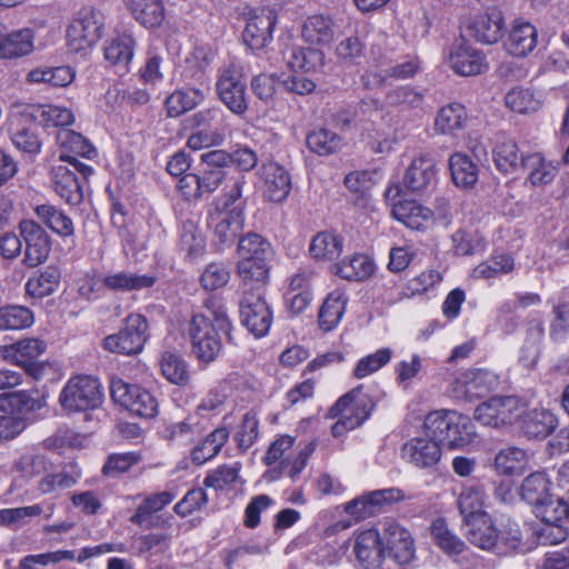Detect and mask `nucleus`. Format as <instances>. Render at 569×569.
I'll list each match as a JSON object with an SVG mask.
<instances>
[{
	"instance_id": "f257e3e1",
	"label": "nucleus",
	"mask_w": 569,
	"mask_h": 569,
	"mask_svg": "<svg viewBox=\"0 0 569 569\" xmlns=\"http://www.w3.org/2000/svg\"><path fill=\"white\" fill-rule=\"evenodd\" d=\"M423 435L438 441L439 447L463 448L476 437L473 422L456 411L430 412L423 421Z\"/></svg>"
},
{
	"instance_id": "f03ea898",
	"label": "nucleus",
	"mask_w": 569,
	"mask_h": 569,
	"mask_svg": "<svg viewBox=\"0 0 569 569\" xmlns=\"http://www.w3.org/2000/svg\"><path fill=\"white\" fill-rule=\"evenodd\" d=\"M375 406L372 397L365 393L362 387H357L340 397L328 413L330 418H339L331 428L332 435L340 437L345 431L362 425L369 418Z\"/></svg>"
},
{
	"instance_id": "7ed1b4c3",
	"label": "nucleus",
	"mask_w": 569,
	"mask_h": 569,
	"mask_svg": "<svg viewBox=\"0 0 569 569\" xmlns=\"http://www.w3.org/2000/svg\"><path fill=\"white\" fill-rule=\"evenodd\" d=\"M527 410V402L517 396H493L479 403L473 417L482 426L501 429L512 426Z\"/></svg>"
},
{
	"instance_id": "20e7f679",
	"label": "nucleus",
	"mask_w": 569,
	"mask_h": 569,
	"mask_svg": "<svg viewBox=\"0 0 569 569\" xmlns=\"http://www.w3.org/2000/svg\"><path fill=\"white\" fill-rule=\"evenodd\" d=\"M27 103L14 102L10 107L8 117V131L17 149L29 154L41 151L42 140L36 126L37 120L29 116Z\"/></svg>"
},
{
	"instance_id": "39448f33",
	"label": "nucleus",
	"mask_w": 569,
	"mask_h": 569,
	"mask_svg": "<svg viewBox=\"0 0 569 569\" xmlns=\"http://www.w3.org/2000/svg\"><path fill=\"white\" fill-rule=\"evenodd\" d=\"M104 27L103 14L94 9H83L67 29V44L70 51L86 53L101 38Z\"/></svg>"
},
{
	"instance_id": "423d86ee",
	"label": "nucleus",
	"mask_w": 569,
	"mask_h": 569,
	"mask_svg": "<svg viewBox=\"0 0 569 569\" xmlns=\"http://www.w3.org/2000/svg\"><path fill=\"white\" fill-rule=\"evenodd\" d=\"M59 401L69 412L94 409L102 402L100 385L89 376L72 377L63 387Z\"/></svg>"
},
{
	"instance_id": "0eeeda50",
	"label": "nucleus",
	"mask_w": 569,
	"mask_h": 569,
	"mask_svg": "<svg viewBox=\"0 0 569 569\" xmlns=\"http://www.w3.org/2000/svg\"><path fill=\"white\" fill-rule=\"evenodd\" d=\"M188 333L191 341V351L194 357L204 363L214 361L222 351L220 330L203 315L192 317Z\"/></svg>"
},
{
	"instance_id": "6e6552de",
	"label": "nucleus",
	"mask_w": 569,
	"mask_h": 569,
	"mask_svg": "<svg viewBox=\"0 0 569 569\" xmlns=\"http://www.w3.org/2000/svg\"><path fill=\"white\" fill-rule=\"evenodd\" d=\"M148 322L142 315L133 313L126 318L123 328L116 335L104 338L103 347L126 356L138 355L142 351L148 339Z\"/></svg>"
},
{
	"instance_id": "1a4fd4ad",
	"label": "nucleus",
	"mask_w": 569,
	"mask_h": 569,
	"mask_svg": "<svg viewBox=\"0 0 569 569\" xmlns=\"http://www.w3.org/2000/svg\"><path fill=\"white\" fill-rule=\"evenodd\" d=\"M217 92L232 113L241 116L247 111L246 83L241 67L237 63L230 62L219 70Z\"/></svg>"
},
{
	"instance_id": "9d476101",
	"label": "nucleus",
	"mask_w": 569,
	"mask_h": 569,
	"mask_svg": "<svg viewBox=\"0 0 569 569\" xmlns=\"http://www.w3.org/2000/svg\"><path fill=\"white\" fill-rule=\"evenodd\" d=\"M47 350V343L38 338H28L14 343L0 346V358L24 369V371L39 379L44 370L43 363L38 359Z\"/></svg>"
},
{
	"instance_id": "9b49d317",
	"label": "nucleus",
	"mask_w": 569,
	"mask_h": 569,
	"mask_svg": "<svg viewBox=\"0 0 569 569\" xmlns=\"http://www.w3.org/2000/svg\"><path fill=\"white\" fill-rule=\"evenodd\" d=\"M240 321L256 338L268 335L272 325V312L260 292L253 289L243 292L240 300Z\"/></svg>"
},
{
	"instance_id": "f8f14e48",
	"label": "nucleus",
	"mask_w": 569,
	"mask_h": 569,
	"mask_svg": "<svg viewBox=\"0 0 569 569\" xmlns=\"http://www.w3.org/2000/svg\"><path fill=\"white\" fill-rule=\"evenodd\" d=\"M110 389L113 401L131 415L141 418H153L156 416L158 402L148 390L136 385H128L120 379L112 380Z\"/></svg>"
},
{
	"instance_id": "ddd939ff",
	"label": "nucleus",
	"mask_w": 569,
	"mask_h": 569,
	"mask_svg": "<svg viewBox=\"0 0 569 569\" xmlns=\"http://www.w3.org/2000/svg\"><path fill=\"white\" fill-rule=\"evenodd\" d=\"M56 139L60 149L59 159L71 164L83 178L91 176L93 169L77 159V157L90 159L94 156L96 149L90 141L70 129H60Z\"/></svg>"
},
{
	"instance_id": "4468645a",
	"label": "nucleus",
	"mask_w": 569,
	"mask_h": 569,
	"mask_svg": "<svg viewBox=\"0 0 569 569\" xmlns=\"http://www.w3.org/2000/svg\"><path fill=\"white\" fill-rule=\"evenodd\" d=\"M278 14L272 8L261 7L249 11L242 32L243 42L253 51L266 48L272 40Z\"/></svg>"
},
{
	"instance_id": "2eb2a0df",
	"label": "nucleus",
	"mask_w": 569,
	"mask_h": 569,
	"mask_svg": "<svg viewBox=\"0 0 569 569\" xmlns=\"http://www.w3.org/2000/svg\"><path fill=\"white\" fill-rule=\"evenodd\" d=\"M499 377L487 369H469L459 375L451 385V393L457 399L472 400L496 389Z\"/></svg>"
},
{
	"instance_id": "dca6fc26",
	"label": "nucleus",
	"mask_w": 569,
	"mask_h": 569,
	"mask_svg": "<svg viewBox=\"0 0 569 569\" xmlns=\"http://www.w3.org/2000/svg\"><path fill=\"white\" fill-rule=\"evenodd\" d=\"M244 223L241 210H216L209 214L208 226L212 230V243L218 249L230 247L234 243Z\"/></svg>"
},
{
	"instance_id": "f3484780",
	"label": "nucleus",
	"mask_w": 569,
	"mask_h": 569,
	"mask_svg": "<svg viewBox=\"0 0 569 569\" xmlns=\"http://www.w3.org/2000/svg\"><path fill=\"white\" fill-rule=\"evenodd\" d=\"M18 229L26 243L23 261L29 267L44 262L51 250V241L41 224L31 219H23L19 222Z\"/></svg>"
},
{
	"instance_id": "a211bd4d",
	"label": "nucleus",
	"mask_w": 569,
	"mask_h": 569,
	"mask_svg": "<svg viewBox=\"0 0 569 569\" xmlns=\"http://www.w3.org/2000/svg\"><path fill=\"white\" fill-rule=\"evenodd\" d=\"M448 61L450 68L463 77L479 74L488 68L485 56L462 38L450 47Z\"/></svg>"
},
{
	"instance_id": "6ab92c4d",
	"label": "nucleus",
	"mask_w": 569,
	"mask_h": 569,
	"mask_svg": "<svg viewBox=\"0 0 569 569\" xmlns=\"http://www.w3.org/2000/svg\"><path fill=\"white\" fill-rule=\"evenodd\" d=\"M400 194V187L392 186L386 190V198L392 201L391 213L395 219L403 223L406 227L419 230L431 219L432 211L412 200H399L396 198Z\"/></svg>"
},
{
	"instance_id": "aec40b11",
	"label": "nucleus",
	"mask_w": 569,
	"mask_h": 569,
	"mask_svg": "<svg viewBox=\"0 0 569 569\" xmlns=\"http://www.w3.org/2000/svg\"><path fill=\"white\" fill-rule=\"evenodd\" d=\"M383 551L398 563L406 565L415 557V543L411 533L395 521L387 522L381 537Z\"/></svg>"
},
{
	"instance_id": "412c9836",
	"label": "nucleus",
	"mask_w": 569,
	"mask_h": 569,
	"mask_svg": "<svg viewBox=\"0 0 569 569\" xmlns=\"http://www.w3.org/2000/svg\"><path fill=\"white\" fill-rule=\"evenodd\" d=\"M402 457L406 461L420 469H431L441 459V448L433 438L416 437L402 446Z\"/></svg>"
},
{
	"instance_id": "4be33fe9",
	"label": "nucleus",
	"mask_w": 569,
	"mask_h": 569,
	"mask_svg": "<svg viewBox=\"0 0 569 569\" xmlns=\"http://www.w3.org/2000/svg\"><path fill=\"white\" fill-rule=\"evenodd\" d=\"M216 58V51L209 44H199L186 56L181 66V77L191 83L204 84L208 70Z\"/></svg>"
},
{
	"instance_id": "5701e85b",
	"label": "nucleus",
	"mask_w": 569,
	"mask_h": 569,
	"mask_svg": "<svg viewBox=\"0 0 569 569\" xmlns=\"http://www.w3.org/2000/svg\"><path fill=\"white\" fill-rule=\"evenodd\" d=\"M503 29L505 18L497 8H489L483 13L475 16L469 24L471 37L486 44L498 42L502 38Z\"/></svg>"
},
{
	"instance_id": "b1692460",
	"label": "nucleus",
	"mask_w": 569,
	"mask_h": 569,
	"mask_svg": "<svg viewBox=\"0 0 569 569\" xmlns=\"http://www.w3.org/2000/svg\"><path fill=\"white\" fill-rule=\"evenodd\" d=\"M260 176L263 180V196L271 202H282L291 190V179L287 170L277 162L261 166Z\"/></svg>"
},
{
	"instance_id": "393cba45",
	"label": "nucleus",
	"mask_w": 569,
	"mask_h": 569,
	"mask_svg": "<svg viewBox=\"0 0 569 569\" xmlns=\"http://www.w3.org/2000/svg\"><path fill=\"white\" fill-rule=\"evenodd\" d=\"M282 60L292 71H316L323 66L325 53L320 49L305 48L287 40L282 43Z\"/></svg>"
},
{
	"instance_id": "a878e982",
	"label": "nucleus",
	"mask_w": 569,
	"mask_h": 569,
	"mask_svg": "<svg viewBox=\"0 0 569 569\" xmlns=\"http://www.w3.org/2000/svg\"><path fill=\"white\" fill-rule=\"evenodd\" d=\"M353 552L363 569H378L383 559L382 541L379 532L369 529L355 538Z\"/></svg>"
},
{
	"instance_id": "bb28decb",
	"label": "nucleus",
	"mask_w": 569,
	"mask_h": 569,
	"mask_svg": "<svg viewBox=\"0 0 569 569\" xmlns=\"http://www.w3.org/2000/svg\"><path fill=\"white\" fill-rule=\"evenodd\" d=\"M538 31L533 24L515 20L505 40L506 50L515 57H526L537 47Z\"/></svg>"
},
{
	"instance_id": "cd10ccee",
	"label": "nucleus",
	"mask_w": 569,
	"mask_h": 569,
	"mask_svg": "<svg viewBox=\"0 0 569 569\" xmlns=\"http://www.w3.org/2000/svg\"><path fill=\"white\" fill-rule=\"evenodd\" d=\"M76 171L66 164H56L51 169L52 188L69 204H79L82 200V189Z\"/></svg>"
},
{
	"instance_id": "c85d7f7f",
	"label": "nucleus",
	"mask_w": 569,
	"mask_h": 569,
	"mask_svg": "<svg viewBox=\"0 0 569 569\" xmlns=\"http://www.w3.org/2000/svg\"><path fill=\"white\" fill-rule=\"evenodd\" d=\"M463 523L466 537L471 545L488 551L497 547L499 532L489 515H478Z\"/></svg>"
},
{
	"instance_id": "c756f323",
	"label": "nucleus",
	"mask_w": 569,
	"mask_h": 569,
	"mask_svg": "<svg viewBox=\"0 0 569 569\" xmlns=\"http://www.w3.org/2000/svg\"><path fill=\"white\" fill-rule=\"evenodd\" d=\"M34 34L31 29H21L2 34L0 24V59L12 60L28 56L33 51Z\"/></svg>"
},
{
	"instance_id": "7c9ffc66",
	"label": "nucleus",
	"mask_w": 569,
	"mask_h": 569,
	"mask_svg": "<svg viewBox=\"0 0 569 569\" xmlns=\"http://www.w3.org/2000/svg\"><path fill=\"white\" fill-rule=\"evenodd\" d=\"M134 39L130 32L118 33L106 41L104 59L119 71L124 72L133 57Z\"/></svg>"
},
{
	"instance_id": "2f4dec72",
	"label": "nucleus",
	"mask_w": 569,
	"mask_h": 569,
	"mask_svg": "<svg viewBox=\"0 0 569 569\" xmlns=\"http://www.w3.org/2000/svg\"><path fill=\"white\" fill-rule=\"evenodd\" d=\"M42 400L36 390H19L0 395V411L9 415H23L41 409Z\"/></svg>"
},
{
	"instance_id": "473e14b6",
	"label": "nucleus",
	"mask_w": 569,
	"mask_h": 569,
	"mask_svg": "<svg viewBox=\"0 0 569 569\" xmlns=\"http://www.w3.org/2000/svg\"><path fill=\"white\" fill-rule=\"evenodd\" d=\"M436 180L435 162L430 157L421 156L412 160L403 178V183L411 191H423Z\"/></svg>"
},
{
	"instance_id": "72a5a7b5",
	"label": "nucleus",
	"mask_w": 569,
	"mask_h": 569,
	"mask_svg": "<svg viewBox=\"0 0 569 569\" xmlns=\"http://www.w3.org/2000/svg\"><path fill=\"white\" fill-rule=\"evenodd\" d=\"M343 250V238L335 231H321L312 237L309 252L317 261H332Z\"/></svg>"
},
{
	"instance_id": "f704fd0d",
	"label": "nucleus",
	"mask_w": 569,
	"mask_h": 569,
	"mask_svg": "<svg viewBox=\"0 0 569 569\" xmlns=\"http://www.w3.org/2000/svg\"><path fill=\"white\" fill-rule=\"evenodd\" d=\"M301 36L309 44H329L335 37V24L331 18L322 14L308 17L301 28Z\"/></svg>"
},
{
	"instance_id": "c9c22d12",
	"label": "nucleus",
	"mask_w": 569,
	"mask_h": 569,
	"mask_svg": "<svg viewBox=\"0 0 569 569\" xmlns=\"http://www.w3.org/2000/svg\"><path fill=\"white\" fill-rule=\"evenodd\" d=\"M332 272L347 281H366L375 271L373 261L366 254H355L340 263L333 264Z\"/></svg>"
},
{
	"instance_id": "e433bc0d",
	"label": "nucleus",
	"mask_w": 569,
	"mask_h": 569,
	"mask_svg": "<svg viewBox=\"0 0 569 569\" xmlns=\"http://www.w3.org/2000/svg\"><path fill=\"white\" fill-rule=\"evenodd\" d=\"M133 18L146 28H156L164 19L162 0H124Z\"/></svg>"
},
{
	"instance_id": "4c0bfd02",
	"label": "nucleus",
	"mask_w": 569,
	"mask_h": 569,
	"mask_svg": "<svg viewBox=\"0 0 569 569\" xmlns=\"http://www.w3.org/2000/svg\"><path fill=\"white\" fill-rule=\"evenodd\" d=\"M492 153L496 168L502 173H512L518 168L525 167L526 157L519 151L517 142L512 139L498 141Z\"/></svg>"
},
{
	"instance_id": "58836bf2",
	"label": "nucleus",
	"mask_w": 569,
	"mask_h": 569,
	"mask_svg": "<svg viewBox=\"0 0 569 569\" xmlns=\"http://www.w3.org/2000/svg\"><path fill=\"white\" fill-rule=\"evenodd\" d=\"M34 213L41 223L57 234L69 237L74 233L71 218L56 206L50 203L39 204L34 208Z\"/></svg>"
},
{
	"instance_id": "ea45409f",
	"label": "nucleus",
	"mask_w": 569,
	"mask_h": 569,
	"mask_svg": "<svg viewBox=\"0 0 569 569\" xmlns=\"http://www.w3.org/2000/svg\"><path fill=\"white\" fill-rule=\"evenodd\" d=\"M202 88H187L173 91L167 97L164 106L168 117L174 118L196 108L204 100Z\"/></svg>"
},
{
	"instance_id": "a19ab883",
	"label": "nucleus",
	"mask_w": 569,
	"mask_h": 569,
	"mask_svg": "<svg viewBox=\"0 0 569 569\" xmlns=\"http://www.w3.org/2000/svg\"><path fill=\"white\" fill-rule=\"evenodd\" d=\"M521 418V430L528 438H546L557 425V418L543 409L525 412Z\"/></svg>"
},
{
	"instance_id": "79ce46f5",
	"label": "nucleus",
	"mask_w": 569,
	"mask_h": 569,
	"mask_svg": "<svg viewBox=\"0 0 569 569\" xmlns=\"http://www.w3.org/2000/svg\"><path fill=\"white\" fill-rule=\"evenodd\" d=\"M449 169L452 181L459 188H471L478 180V166L462 152H456L449 158Z\"/></svg>"
},
{
	"instance_id": "37998d69",
	"label": "nucleus",
	"mask_w": 569,
	"mask_h": 569,
	"mask_svg": "<svg viewBox=\"0 0 569 569\" xmlns=\"http://www.w3.org/2000/svg\"><path fill=\"white\" fill-rule=\"evenodd\" d=\"M529 463L527 452L518 447H509L500 450L495 458V468L498 473L505 476L522 475Z\"/></svg>"
},
{
	"instance_id": "c03bdc74",
	"label": "nucleus",
	"mask_w": 569,
	"mask_h": 569,
	"mask_svg": "<svg viewBox=\"0 0 569 569\" xmlns=\"http://www.w3.org/2000/svg\"><path fill=\"white\" fill-rule=\"evenodd\" d=\"M27 111L30 117H33L37 121H44L47 124L54 127L70 126L74 122L73 112L66 107L56 104H30L27 103Z\"/></svg>"
},
{
	"instance_id": "a18cd8bd",
	"label": "nucleus",
	"mask_w": 569,
	"mask_h": 569,
	"mask_svg": "<svg viewBox=\"0 0 569 569\" xmlns=\"http://www.w3.org/2000/svg\"><path fill=\"white\" fill-rule=\"evenodd\" d=\"M347 298L341 289H336L325 300L319 311V326L325 331L333 329L341 320Z\"/></svg>"
},
{
	"instance_id": "49530a36",
	"label": "nucleus",
	"mask_w": 569,
	"mask_h": 569,
	"mask_svg": "<svg viewBox=\"0 0 569 569\" xmlns=\"http://www.w3.org/2000/svg\"><path fill=\"white\" fill-rule=\"evenodd\" d=\"M179 248L189 259H196L204 252L206 238L196 221L188 219L181 223Z\"/></svg>"
},
{
	"instance_id": "de8ad7c7",
	"label": "nucleus",
	"mask_w": 569,
	"mask_h": 569,
	"mask_svg": "<svg viewBox=\"0 0 569 569\" xmlns=\"http://www.w3.org/2000/svg\"><path fill=\"white\" fill-rule=\"evenodd\" d=\"M468 120L466 108L457 102L442 107L436 117L435 129L442 134L453 133L462 129Z\"/></svg>"
},
{
	"instance_id": "09e8293b",
	"label": "nucleus",
	"mask_w": 569,
	"mask_h": 569,
	"mask_svg": "<svg viewBox=\"0 0 569 569\" xmlns=\"http://www.w3.org/2000/svg\"><path fill=\"white\" fill-rule=\"evenodd\" d=\"M430 533L435 543L448 556H457L465 551L466 543L456 536L442 518L432 521Z\"/></svg>"
},
{
	"instance_id": "8fccbe9b",
	"label": "nucleus",
	"mask_w": 569,
	"mask_h": 569,
	"mask_svg": "<svg viewBox=\"0 0 569 569\" xmlns=\"http://www.w3.org/2000/svg\"><path fill=\"white\" fill-rule=\"evenodd\" d=\"M451 242L457 256H475L487 248L486 238L477 230L459 229L451 236Z\"/></svg>"
},
{
	"instance_id": "3c124183",
	"label": "nucleus",
	"mask_w": 569,
	"mask_h": 569,
	"mask_svg": "<svg viewBox=\"0 0 569 569\" xmlns=\"http://www.w3.org/2000/svg\"><path fill=\"white\" fill-rule=\"evenodd\" d=\"M307 146L319 156H329L342 149L343 139L336 132L321 128L307 136Z\"/></svg>"
},
{
	"instance_id": "603ef678",
	"label": "nucleus",
	"mask_w": 569,
	"mask_h": 569,
	"mask_svg": "<svg viewBox=\"0 0 569 569\" xmlns=\"http://www.w3.org/2000/svg\"><path fill=\"white\" fill-rule=\"evenodd\" d=\"M550 482L545 473L532 472L521 485V497L535 508L546 500L549 496Z\"/></svg>"
},
{
	"instance_id": "864d4df0",
	"label": "nucleus",
	"mask_w": 569,
	"mask_h": 569,
	"mask_svg": "<svg viewBox=\"0 0 569 569\" xmlns=\"http://www.w3.org/2000/svg\"><path fill=\"white\" fill-rule=\"evenodd\" d=\"M485 493L479 487L465 488L458 498V508L463 522L475 519L478 515H488L483 510Z\"/></svg>"
},
{
	"instance_id": "5fc2aeb1",
	"label": "nucleus",
	"mask_w": 569,
	"mask_h": 569,
	"mask_svg": "<svg viewBox=\"0 0 569 569\" xmlns=\"http://www.w3.org/2000/svg\"><path fill=\"white\" fill-rule=\"evenodd\" d=\"M525 168L529 169L528 180L532 186L548 184L557 176V168L551 162L546 161L540 153L527 156Z\"/></svg>"
},
{
	"instance_id": "6e6d98bb",
	"label": "nucleus",
	"mask_w": 569,
	"mask_h": 569,
	"mask_svg": "<svg viewBox=\"0 0 569 569\" xmlns=\"http://www.w3.org/2000/svg\"><path fill=\"white\" fill-rule=\"evenodd\" d=\"M160 368L163 377L171 383L186 386L190 380L187 363L180 356L173 352L166 351L162 353Z\"/></svg>"
},
{
	"instance_id": "4d7b16f0",
	"label": "nucleus",
	"mask_w": 569,
	"mask_h": 569,
	"mask_svg": "<svg viewBox=\"0 0 569 569\" xmlns=\"http://www.w3.org/2000/svg\"><path fill=\"white\" fill-rule=\"evenodd\" d=\"M535 513L543 523H562L569 519V501L549 496L535 508Z\"/></svg>"
},
{
	"instance_id": "13d9d810",
	"label": "nucleus",
	"mask_w": 569,
	"mask_h": 569,
	"mask_svg": "<svg viewBox=\"0 0 569 569\" xmlns=\"http://www.w3.org/2000/svg\"><path fill=\"white\" fill-rule=\"evenodd\" d=\"M512 269V258L508 254H498L477 266L472 271V279L491 280L498 278L500 274L510 272Z\"/></svg>"
},
{
	"instance_id": "bf43d9fd",
	"label": "nucleus",
	"mask_w": 569,
	"mask_h": 569,
	"mask_svg": "<svg viewBox=\"0 0 569 569\" xmlns=\"http://www.w3.org/2000/svg\"><path fill=\"white\" fill-rule=\"evenodd\" d=\"M174 499V495L170 491H162L147 497L136 509L130 521L136 525H143L152 513L162 510Z\"/></svg>"
},
{
	"instance_id": "052dcab7",
	"label": "nucleus",
	"mask_w": 569,
	"mask_h": 569,
	"mask_svg": "<svg viewBox=\"0 0 569 569\" xmlns=\"http://www.w3.org/2000/svg\"><path fill=\"white\" fill-rule=\"evenodd\" d=\"M33 323L32 312L21 306H8L0 309V330H21Z\"/></svg>"
},
{
	"instance_id": "680f3d73",
	"label": "nucleus",
	"mask_w": 569,
	"mask_h": 569,
	"mask_svg": "<svg viewBox=\"0 0 569 569\" xmlns=\"http://www.w3.org/2000/svg\"><path fill=\"white\" fill-rule=\"evenodd\" d=\"M505 102L508 108L519 113L533 112L540 107V100L536 98L535 92L529 88L521 87L509 90Z\"/></svg>"
},
{
	"instance_id": "e2e57ef3",
	"label": "nucleus",
	"mask_w": 569,
	"mask_h": 569,
	"mask_svg": "<svg viewBox=\"0 0 569 569\" xmlns=\"http://www.w3.org/2000/svg\"><path fill=\"white\" fill-rule=\"evenodd\" d=\"M240 259H263L272 254L271 244L258 233H248L239 240Z\"/></svg>"
},
{
	"instance_id": "0e129e2a",
	"label": "nucleus",
	"mask_w": 569,
	"mask_h": 569,
	"mask_svg": "<svg viewBox=\"0 0 569 569\" xmlns=\"http://www.w3.org/2000/svg\"><path fill=\"white\" fill-rule=\"evenodd\" d=\"M269 258L240 259L237 272L243 282H266L269 279Z\"/></svg>"
},
{
	"instance_id": "69168bd1",
	"label": "nucleus",
	"mask_w": 569,
	"mask_h": 569,
	"mask_svg": "<svg viewBox=\"0 0 569 569\" xmlns=\"http://www.w3.org/2000/svg\"><path fill=\"white\" fill-rule=\"evenodd\" d=\"M259 420L256 412L248 411L243 415L237 431L234 440L241 451H247L258 439Z\"/></svg>"
},
{
	"instance_id": "338daca9",
	"label": "nucleus",
	"mask_w": 569,
	"mask_h": 569,
	"mask_svg": "<svg viewBox=\"0 0 569 569\" xmlns=\"http://www.w3.org/2000/svg\"><path fill=\"white\" fill-rule=\"evenodd\" d=\"M391 357L392 350L390 348H382L375 353L361 358L353 370L355 377L361 379L376 372L387 365Z\"/></svg>"
},
{
	"instance_id": "774afa93",
	"label": "nucleus",
	"mask_w": 569,
	"mask_h": 569,
	"mask_svg": "<svg viewBox=\"0 0 569 569\" xmlns=\"http://www.w3.org/2000/svg\"><path fill=\"white\" fill-rule=\"evenodd\" d=\"M14 468L23 477H36L48 470V461L43 455L28 451L14 462Z\"/></svg>"
}]
</instances>
